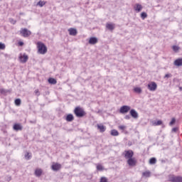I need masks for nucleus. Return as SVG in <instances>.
Returning a JSON list of instances; mask_svg holds the SVG:
<instances>
[{"label":"nucleus","instance_id":"31","mask_svg":"<svg viewBox=\"0 0 182 182\" xmlns=\"http://www.w3.org/2000/svg\"><path fill=\"white\" fill-rule=\"evenodd\" d=\"M15 105H16V106H21V99H16V100H15Z\"/></svg>","mask_w":182,"mask_h":182},{"label":"nucleus","instance_id":"45","mask_svg":"<svg viewBox=\"0 0 182 182\" xmlns=\"http://www.w3.org/2000/svg\"><path fill=\"white\" fill-rule=\"evenodd\" d=\"M30 122H31V123H36V122H32V121H30Z\"/></svg>","mask_w":182,"mask_h":182},{"label":"nucleus","instance_id":"30","mask_svg":"<svg viewBox=\"0 0 182 182\" xmlns=\"http://www.w3.org/2000/svg\"><path fill=\"white\" fill-rule=\"evenodd\" d=\"M172 49L174 52H178V50L180 49V47L177 46H173Z\"/></svg>","mask_w":182,"mask_h":182},{"label":"nucleus","instance_id":"39","mask_svg":"<svg viewBox=\"0 0 182 182\" xmlns=\"http://www.w3.org/2000/svg\"><path fill=\"white\" fill-rule=\"evenodd\" d=\"M168 77H171V74H166L164 79H168Z\"/></svg>","mask_w":182,"mask_h":182},{"label":"nucleus","instance_id":"10","mask_svg":"<svg viewBox=\"0 0 182 182\" xmlns=\"http://www.w3.org/2000/svg\"><path fill=\"white\" fill-rule=\"evenodd\" d=\"M129 114L133 119H139V113L137 112V111H136V109H131L129 112Z\"/></svg>","mask_w":182,"mask_h":182},{"label":"nucleus","instance_id":"20","mask_svg":"<svg viewBox=\"0 0 182 182\" xmlns=\"http://www.w3.org/2000/svg\"><path fill=\"white\" fill-rule=\"evenodd\" d=\"M106 28L107 29H109V31H113L115 28V26L114 23H107Z\"/></svg>","mask_w":182,"mask_h":182},{"label":"nucleus","instance_id":"24","mask_svg":"<svg viewBox=\"0 0 182 182\" xmlns=\"http://www.w3.org/2000/svg\"><path fill=\"white\" fill-rule=\"evenodd\" d=\"M31 157H32V154L31 153L26 152L25 154V159H26V160H31Z\"/></svg>","mask_w":182,"mask_h":182},{"label":"nucleus","instance_id":"18","mask_svg":"<svg viewBox=\"0 0 182 182\" xmlns=\"http://www.w3.org/2000/svg\"><path fill=\"white\" fill-rule=\"evenodd\" d=\"M65 120L67 122H73V120H75V117H73V114H69L67 115Z\"/></svg>","mask_w":182,"mask_h":182},{"label":"nucleus","instance_id":"38","mask_svg":"<svg viewBox=\"0 0 182 182\" xmlns=\"http://www.w3.org/2000/svg\"><path fill=\"white\" fill-rule=\"evenodd\" d=\"M5 49V45L2 43H0V50Z\"/></svg>","mask_w":182,"mask_h":182},{"label":"nucleus","instance_id":"42","mask_svg":"<svg viewBox=\"0 0 182 182\" xmlns=\"http://www.w3.org/2000/svg\"><path fill=\"white\" fill-rule=\"evenodd\" d=\"M130 115H126L125 117H124V119H126V120H130Z\"/></svg>","mask_w":182,"mask_h":182},{"label":"nucleus","instance_id":"1","mask_svg":"<svg viewBox=\"0 0 182 182\" xmlns=\"http://www.w3.org/2000/svg\"><path fill=\"white\" fill-rule=\"evenodd\" d=\"M37 48H38V52L40 53V55H45L46 52H48V48H46V46L42 42H38L37 43Z\"/></svg>","mask_w":182,"mask_h":182},{"label":"nucleus","instance_id":"16","mask_svg":"<svg viewBox=\"0 0 182 182\" xmlns=\"http://www.w3.org/2000/svg\"><path fill=\"white\" fill-rule=\"evenodd\" d=\"M134 9L136 12H140L143 9V6L141 4H136L134 7Z\"/></svg>","mask_w":182,"mask_h":182},{"label":"nucleus","instance_id":"8","mask_svg":"<svg viewBox=\"0 0 182 182\" xmlns=\"http://www.w3.org/2000/svg\"><path fill=\"white\" fill-rule=\"evenodd\" d=\"M62 168V165L59 163H53L51 166V169L53 171H59Z\"/></svg>","mask_w":182,"mask_h":182},{"label":"nucleus","instance_id":"21","mask_svg":"<svg viewBox=\"0 0 182 182\" xmlns=\"http://www.w3.org/2000/svg\"><path fill=\"white\" fill-rule=\"evenodd\" d=\"M48 83H50V85H56V83H58V81H56V79L55 78L50 77L48 79Z\"/></svg>","mask_w":182,"mask_h":182},{"label":"nucleus","instance_id":"3","mask_svg":"<svg viewBox=\"0 0 182 182\" xmlns=\"http://www.w3.org/2000/svg\"><path fill=\"white\" fill-rule=\"evenodd\" d=\"M20 33L21 36H23V38H28L32 35V32L31 31L28 30V28H21Z\"/></svg>","mask_w":182,"mask_h":182},{"label":"nucleus","instance_id":"26","mask_svg":"<svg viewBox=\"0 0 182 182\" xmlns=\"http://www.w3.org/2000/svg\"><path fill=\"white\" fill-rule=\"evenodd\" d=\"M156 163H157V159H156V158H151L149 159L150 164H156Z\"/></svg>","mask_w":182,"mask_h":182},{"label":"nucleus","instance_id":"46","mask_svg":"<svg viewBox=\"0 0 182 182\" xmlns=\"http://www.w3.org/2000/svg\"><path fill=\"white\" fill-rule=\"evenodd\" d=\"M20 15H23V13H20Z\"/></svg>","mask_w":182,"mask_h":182},{"label":"nucleus","instance_id":"9","mask_svg":"<svg viewBox=\"0 0 182 182\" xmlns=\"http://www.w3.org/2000/svg\"><path fill=\"white\" fill-rule=\"evenodd\" d=\"M137 164V161L136 160V158H130L129 159L127 160V164L130 167H134L136 164Z\"/></svg>","mask_w":182,"mask_h":182},{"label":"nucleus","instance_id":"19","mask_svg":"<svg viewBox=\"0 0 182 182\" xmlns=\"http://www.w3.org/2000/svg\"><path fill=\"white\" fill-rule=\"evenodd\" d=\"M14 130L18 132L19 130H22L23 127L21 126V124H15L13 127Z\"/></svg>","mask_w":182,"mask_h":182},{"label":"nucleus","instance_id":"41","mask_svg":"<svg viewBox=\"0 0 182 182\" xmlns=\"http://www.w3.org/2000/svg\"><path fill=\"white\" fill-rule=\"evenodd\" d=\"M177 130H178V127H174V128L172 129V132H173V133H176V132H177Z\"/></svg>","mask_w":182,"mask_h":182},{"label":"nucleus","instance_id":"6","mask_svg":"<svg viewBox=\"0 0 182 182\" xmlns=\"http://www.w3.org/2000/svg\"><path fill=\"white\" fill-rule=\"evenodd\" d=\"M148 89L151 92H156L157 90V84L155 82H151L148 84Z\"/></svg>","mask_w":182,"mask_h":182},{"label":"nucleus","instance_id":"5","mask_svg":"<svg viewBox=\"0 0 182 182\" xmlns=\"http://www.w3.org/2000/svg\"><path fill=\"white\" fill-rule=\"evenodd\" d=\"M132 109L130 106L129 105H124L120 107L119 109V113H122V114H125V113H129V111Z\"/></svg>","mask_w":182,"mask_h":182},{"label":"nucleus","instance_id":"11","mask_svg":"<svg viewBox=\"0 0 182 182\" xmlns=\"http://www.w3.org/2000/svg\"><path fill=\"white\" fill-rule=\"evenodd\" d=\"M19 59L21 63H26V62H28V59H29V57L26 54H23L19 57Z\"/></svg>","mask_w":182,"mask_h":182},{"label":"nucleus","instance_id":"43","mask_svg":"<svg viewBox=\"0 0 182 182\" xmlns=\"http://www.w3.org/2000/svg\"><path fill=\"white\" fill-rule=\"evenodd\" d=\"M18 45L19 46H23V42L22 41L18 42Z\"/></svg>","mask_w":182,"mask_h":182},{"label":"nucleus","instance_id":"36","mask_svg":"<svg viewBox=\"0 0 182 182\" xmlns=\"http://www.w3.org/2000/svg\"><path fill=\"white\" fill-rule=\"evenodd\" d=\"M0 92L1 95H5V93H7V91L5 89H1Z\"/></svg>","mask_w":182,"mask_h":182},{"label":"nucleus","instance_id":"14","mask_svg":"<svg viewBox=\"0 0 182 182\" xmlns=\"http://www.w3.org/2000/svg\"><path fill=\"white\" fill-rule=\"evenodd\" d=\"M42 173H43V171L41 168H36L34 174L36 177H41V176H42Z\"/></svg>","mask_w":182,"mask_h":182},{"label":"nucleus","instance_id":"17","mask_svg":"<svg viewBox=\"0 0 182 182\" xmlns=\"http://www.w3.org/2000/svg\"><path fill=\"white\" fill-rule=\"evenodd\" d=\"M97 129L101 133H105V132H106V127L103 124H97Z\"/></svg>","mask_w":182,"mask_h":182},{"label":"nucleus","instance_id":"27","mask_svg":"<svg viewBox=\"0 0 182 182\" xmlns=\"http://www.w3.org/2000/svg\"><path fill=\"white\" fill-rule=\"evenodd\" d=\"M134 92H135V93H141V88L136 87L134 89Z\"/></svg>","mask_w":182,"mask_h":182},{"label":"nucleus","instance_id":"29","mask_svg":"<svg viewBox=\"0 0 182 182\" xmlns=\"http://www.w3.org/2000/svg\"><path fill=\"white\" fill-rule=\"evenodd\" d=\"M141 19H145L146 18H147V13L142 12L141 14Z\"/></svg>","mask_w":182,"mask_h":182},{"label":"nucleus","instance_id":"23","mask_svg":"<svg viewBox=\"0 0 182 182\" xmlns=\"http://www.w3.org/2000/svg\"><path fill=\"white\" fill-rule=\"evenodd\" d=\"M142 176L144 177L149 178V177H150V176H151V173H150V171H147L143 172Z\"/></svg>","mask_w":182,"mask_h":182},{"label":"nucleus","instance_id":"2","mask_svg":"<svg viewBox=\"0 0 182 182\" xmlns=\"http://www.w3.org/2000/svg\"><path fill=\"white\" fill-rule=\"evenodd\" d=\"M74 113L77 117H83L86 116V112L80 107H76L74 109Z\"/></svg>","mask_w":182,"mask_h":182},{"label":"nucleus","instance_id":"22","mask_svg":"<svg viewBox=\"0 0 182 182\" xmlns=\"http://www.w3.org/2000/svg\"><path fill=\"white\" fill-rule=\"evenodd\" d=\"M111 136H114V137L119 136V132L116 129H112L110 132Z\"/></svg>","mask_w":182,"mask_h":182},{"label":"nucleus","instance_id":"34","mask_svg":"<svg viewBox=\"0 0 182 182\" xmlns=\"http://www.w3.org/2000/svg\"><path fill=\"white\" fill-rule=\"evenodd\" d=\"M9 22H11L12 25H15V23H16V20H14V18H9Z\"/></svg>","mask_w":182,"mask_h":182},{"label":"nucleus","instance_id":"33","mask_svg":"<svg viewBox=\"0 0 182 182\" xmlns=\"http://www.w3.org/2000/svg\"><path fill=\"white\" fill-rule=\"evenodd\" d=\"M174 123H176V118H172L171 121L169 123V125L173 126Z\"/></svg>","mask_w":182,"mask_h":182},{"label":"nucleus","instance_id":"25","mask_svg":"<svg viewBox=\"0 0 182 182\" xmlns=\"http://www.w3.org/2000/svg\"><path fill=\"white\" fill-rule=\"evenodd\" d=\"M161 124H163V122L161 120L153 122V126H161Z\"/></svg>","mask_w":182,"mask_h":182},{"label":"nucleus","instance_id":"32","mask_svg":"<svg viewBox=\"0 0 182 182\" xmlns=\"http://www.w3.org/2000/svg\"><path fill=\"white\" fill-rule=\"evenodd\" d=\"M97 170H98L99 171H102V170H103V166L102 165H97Z\"/></svg>","mask_w":182,"mask_h":182},{"label":"nucleus","instance_id":"37","mask_svg":"<svg viewBox=\"0 0 182 182\" xmlns=\"http://www.w3.org/2000/svg\"><path fill=\"white\" fill-rule=\"evenodd\" d=\"M34 93L36 96H40L41 95V92H39V90H36L34 91Z\"/></svg>","mask_w":182,"mask_h":182},{"label":"nucleus","instance_id":"15","mask_svg":"<svg viewBox=\"0 0 182 182\" xmlns=\"http://www.w3.org/2000/svg\"><path fill=\"white\" fill-rule=\"evenodd\" d=\"M175 66H182V58H178L173 62Z\"/></svg>","mask_w":182,"mask_h":182},{"label":"nucleus","instance_id":"13","mask_svg":"<svg viewBox=\"0 0 182 182\" xmlns=\"http://www.w3.org/2000/svg\"><path fill=\"white\" fill-rule=\"evenodd\" d=\"M98 40L96 37H91L89 40L90 45H96L97 43Z\"/></svg>","mask_w":182,"mask_h":182},{"label":"nucleus","instance_id":"28","mask_svg":"<svg viewBox=\"0 0 182 182\" xmlns=\"http://www.w3.org/2000/svg\"><path fill=\"white\" fill-rule=\"evenodd\" d=\"M46 4V2L45 1H39L37 5H38V6H41V8H42V6H45Z\"/></svg>","mask_w":182,"mask_h":182},{"label":"nucleus","instance_id":"40","mask_svg":"<svg viewBox=\"0 0 182 182\" xmlns=\"http://www.w3.org/2000/svg\"><path fill=\"white\" fill-rule=\"evenodd\" d=\"M119 129L120 130H124V129H126V127L124 125H121V126L119 127Z\"/></svg>","mask_w":182,"mask_h":182},{"label":"nucleus","instance_id":"12","mask_svg":"<svg viewBox=\"0 0 182 182\" xmlns=\"http://www.w3.org/2000/svg\"><path fill=\"white\" fill-rule=\"evenodd\" d=\"M68 32L71 36H76L77 35V30L76 28H70L68 29Z\"/></svg>","mask_w":182,"mask_h":182},{"label":"nucleus","instance_id":"35","mask_svg":"<svg viewBox=\"0 0 182 182\" xmlns=\"http://www.w3.org/2000/svg\"><path fill=\"white\" fill-rule=\"evenodd\" d=\"M100 182H107V178L106 177H102L100 178Z\"/></svg>","mask_w":182,"mask_h":182},{"label":"nucleus","instance_id":"44","mask_svg":"<svg viewBox=\"0 0 182 182\" xmlns=\"http://www.w3.org/2000/svg\"><path fill=\"white\" fill-rule=\"evenodd\" d=\"M11 176H9V177L8 178V179H7V181H11Z\"/></svg>","mask_w":182,"mask_h":182},{"label":"nucleus","instance_id":"4","mask_svg":"<svg viewBox=\"0 0 182 182\" xmlns=\"http://www.w3.org/2000/svg\"><path fill=\"white\" fill-rule=\"evenodd\" d=\"M123 156L127 160H129V159L133 158V156H134V152H133L132 150H126L124 151Z\"/></svg>","mask_w":182,"mask_h":182},{"label":"nucleus","instance_id":"7","mask_svg":"<svg viewBox=\"0 0 182 182\" xmlns=\"http://www.w3.org/2000/svg\"><path fill=\"white\" fill-rule=\"evenodd\" d=\"M168 181L171 182H182V176H174L173 175L169 176Z\"/></svg>","mask_w":182,"mask_h":182}]
</instances>
